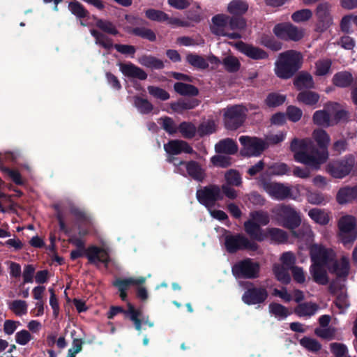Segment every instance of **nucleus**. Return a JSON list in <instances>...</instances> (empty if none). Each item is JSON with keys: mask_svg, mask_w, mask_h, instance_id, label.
<instances>
[{"mask_svg": "<svg viewBox=\"0 0 357 357\" xmlns=\"http://www.w3.org/2000/svg\"><path fill=\"white\" fill-rule=\"evenodd\" d=\"M312 137L321 151L315 150L312 153H306L311 141L309 139H294L291 140V151H296L294 158L296 160L318 169L321 164L326 162L328 158L327 150L331 138L327 132L321 128H317L312 132Z\"/></svg>", "mask_w": 357, "mask_h": 357, "instance_id": "f257e3e1", "label": "nucleus"}, {"mask_svg": "<svg viewBox=\"0 0 357 357\" xmlns=\"http://www.w3.org/2000/svg\"><path fill=\"white\" fill-rule=\"evenodd\" d=\"M248 109L241 105L227 107L223 114L224 126L226 130L234 131L241 128L245 121Z\"/></svg>", "mask_w": 357, "mask_h": 357, "instance_id": "f03ea898", "label": "nucleus"}, {"mask_svg": "<svg viewBox=\"0 0 357 357\" xmlns=\"http://www.w3.org/2000/svg\"><path fill=\"white\" fill-rule=\"evenodd\" d=\"M338 236L344 245L351 246L357 239V223L356 218L349 215L341 217L337 222Z\"/></svg>", "mask_w": 357, "mask_h": 357, "instance_id": "7ed1b4c3", "label": "nucleus"}, {"mask_svg": "<svg viewBox=\"0 0 357 357\" xmlns=\"http://www.w3.org/2000/svg\"><path fill=\"white\" fill-rule=\"evenodd\" d=\"M224 244L225 250L229 254H235L240 250L255 252L259 248L257 243L241 234L226 235Z\"/></svg>", "mask_w": 357, "mask_h": 357, "instance_id": "20e7f679", "label": "nucleus"}, {"mask_svg": "<svg viewBox=\"0 0 357 357\" xmlns=\"http://www.w3.org/2000/svg\"><path fill=\"white\" fill-rule=\"evenodd\" d=\"M301 222L300 215L291 209V238L297 241L300 249H304L312 241V233L310 227L306 225L297 228Z\"/></svg>", "mask_w": 357, "mask_h": 357, "instance_id": "39448f33", "label": "nucleus"}, {"mask_svg": "<svg viewBox=\"0 0 357 357\" xmlns=\"http://www.w3.org/2000/svg\"><path fill=\"white\" fill-rule=\"evenodd\" d=\"M257 185L274 199L284 200L290 197L289 187L284 186L280 183L271 181L266 174H260L257 178Z\"/></svg>", "mask_w": 357, "mask_h": 357, "instance_id": "423d86ee", "label": "nucleus"}, {"mask_svg": "<svg viewBox=\"0 0 357 357\" xmlns=\"http://www.w3.org/2000/svg\"><path fill=\"white\" fill-rule=\"evenodd\" d=\"M260 264L251 258L236 262L231 267L232 275L236 279H255L259 276Z\"/></svg>", "mask_w": 357, "mask_h": 357, "instance_id": "0eeeda50", "label": "nucleus"}, {"mask_svg": "<svg viewBox=\"0 0 357 357\" xmlns=\"http://www.w3.org/2000/svg\"><path fill=\"white\" fill-rule=\"evenodd\" d=\"M86 256L89 263L96 264L98 262L107 265L109 262V256L108 252L103 248L96 245H90L86 250L76 249L70 252V259L73 261Z\"/></svg>", "mask_w": 357, "mask_h": 357, "instance_id": "6e6552de", "label": "nucleus"}, {"mask_svg": "<svg viewBox=\"0 0 357 357\" xmlns=\"http://www.w3.org/2000/svg\"><path fill=\"white\" fill-rule=\"evenodd\" d=\"M333 4L328 1L319 3L314 9V14L317 22L314 31L318 33L326 31L333 24V17L332 15Z\"/></svg>", "mask_w": 357, "mask_h": 357, "instance_id": "1a4fd4ad", "label": "nucleus"}, {"mask_svg": "<svg viewBox=\"0 0 357 357\" xmlns=\"http://www.w3.org/2000/svg\"><path fill=\"white\" fill-rule=\"evenodd\" d=\"M196 197L199 204L206 208H211L218 201L222 200L220 187L215 184H210L196 192Z\"/></svg>", "mask_w": 357, "mask_h": 357, "instance_id": "9d476101", "label": "nucleus"}, {"mask_svg": "<svg viewBox=\"0 0 357 357\" xmlns=\"http://www.w3.org/2000/svg\"><path fill=\"white\" fill-rule=\"evenodd\" d=\"M174 165L177 167L176 172L184 176H188L197 182H203L206 177L205 169L195 160H181L178 164L174 163Z\"/></svg>", "mask_w": 357, "mask_h": 357, "instance_id": "9b49d317", "label": "nucleus"}, {"mask_svg": "<svg viewBox=\"0 0 357 357\" xmlns=\"http://www.w3.org/2000/svg\"><path fill=\"white\" fill-rule=\"evenodd\" d=\"M239 142L243 146L241 153L244 156H259L266 149L265 142L257 137L241 136Z\"/></svg>", "mask_w": 357, "mask_h": 357, "instance_id": "f8f14e48", "label": "nucleus"}, {"mask_svg": "<svg viewBox=\"0 0 357 357\" xmlns=\"http://www.w3.org/2000/svg\"><path fill=\"white\" fill-rule=\"evenodd\" d=\"M310 255L312 264L327 265L335 257L333 251L320 244H313L310 247Z\"/></svg>", "mask_w": 357, "mask_h": 357, "instance_id": "ddd939ff", "label": "nucleus"}, {"mask_svg": "<svg viewBox=\"0 0 357 357\" xmlns=\"http://www.w3.org/2000/svg\"><path fill=\"white\" fill-rule=\"evenodd\" d=\"M354 164L352 158L335 161L327 165L326 170L332 176L342 178L350 173L354 167Z\"/></svg>", "mask_w": 357, "mask_h": 357, "instance_id": "4468645a", "label": "nucleus"}, {"mask_svg": "<svg viewBox=\"0 0 357 357\" xmlns=\"http://www.w3.org/2000/svg\"><path fill=\"white\" fill-rule=\"evenodd\" d=\"M235 47L238 52L253 60L266 59L268 57V54L261 48L241 40L235 43Z\"/></svg>", "mask_w": 357, "mask_h": 357, "instance_id": "2eb2a0df", "label": "nucleus"}, {"mask_svg": "<svg viewBox=\"0 0 357 357\" xmlns=\"http://www.w3.org/2000/svg\"><path fill=\"white\" fill-rule=\"evenodd\" d=\"M268 298V292L263 287L248 289L242 296V301L247 305H256L264 303Z\"/></svg>", "mask_w": 357, "mask_h": 357, "instance_id": "dca6fc26", "label": "nucleus"}, {"mask_svg": "<svg viewBox=\"0 0 357 357\" xmlns=\"http://www.w3.org/2000/svg\"><path fill=\"white\" fill-rule=\"evenodd\" d=\"M164 149L171 155H176L182 153L192 154L195 153L192 146L185 141L181 139H172L164 144Z\"/></svg>", "mask_w": 357, "mask_h": 357, "instance_id": "f3484780", "label": "nucleus"}, {"mask_svg": "<svg viewBox=\"0 0 357 357\" xmlns=\"http://www.w3.org/2000/svg\"><path fill=\"white\" fill-rule=\"evenodd\" d=\"M275 74L283 79L290 78V50L282 52L275 63Z\"/></svg>", "mask_w": 357, "mask_h": 357, "instance_id": "a211bd4d", "label": "nucleus"}, {"mask_svg": "<svg viewBox=\"0 0 357 357\" xmlns=\"http://www.w3.org/2000/svg\"><path fill=\"white\" fill-rule=\"evenodd\" d=\"M119 66L121 72L127 77L145 80L148 77L147 73L142 68L131 62L119 63Z\"/></svg>", "mask_w": 357, "mask_h": 357, "instance_id": "6ab92c4d", "label": "nucleus"}, {"mask_svg": "<svg viewBox=\"0 0 357 357\" xmlns=\"http://www.w3.org/2000/svg\"><path fill=\"white\" fill-rule=\"evenodd\" d=\"M272 213L279 225L290 229V206L278 205L273 208Z\"/></svg>", "mask_w": 357, "mask_h": 357, "instance_id": "aec40b11", "label": "nucleus"}, {"mask_svg": "<svg viewBox=\"0 0 357 357\" xmlns=\"http://www.w3.org/2000/svg\"><path fill=\"white\" fill-rule=\"evenodd\" d=\"M324 107L334 114L333 121L334 125L340 122H347L349 119V113L348 111L342 108L337 102H328L324 105Z\"/></svg>", "mask_w": 357, "mask_h": 357, "instance_id": "412c9836", "label": "nucleus"}, {"mask_svg": "<svg viewBox=\"0 0 357 357\" xmlns=\"http://www.w3.org/2000/svg\"><path fill=\"white\" fill-rule=\"evenodd\" d=\"M68 10L77 19L80 20V24L83 26L86 24L83 20L91 18L89 11L78 1L72 0L68 3Z\"/></svg>", "mask_w": 357, "mask_h": 357, "instance_id": "4be33fe9", "label": "nucleus"}, {"mask_svg": "<svg viewBox=\"0 0 357 357\" xmlns=\"http://www.w3.org/2000/svg\"><path fill=\"white\" fill-rule=\"evenodd\" d=\"M244 230L245 233L250 237L252 240L257 241H263L265 238V234L263 233V230L253 220H248L243 224Z\"/></svg>", "mask_w": 357, "mask_h": 357, "instance_id": "5701e85b", "label": "nucleus"}, {"mask_svg": "<svg viewBox=\"0 0 357 357\" xmlns=\"http://www.w3.org/2000/svg\"><path fill=\"white\" fill-rule=\"evenodd\" d=\"M294 85L298 90L311 89L314 87L312 76L306 71H301L295 76Z\"/></svg>", "mask_w": 357, "mask_h": 357, "instance_id": "b1692460", "label": "nucleus"}, {"mask_svg": "<svg viewBox=\"0 0 357 357\" xmlns=\"http://www.w3.org/2000/svg\"><path fill=\"white\" fill-rule=\"evenodd\" d=\"M349 259L346 256H342L339 261H335L329 271L335 273L337 278H346L349 273Z\"/></svg>", "mask_w": 357, "mask_h": 357, "instance_id": "393cba45", "label": "nucleus"}, {"mask_svg": "<svg viewBox=\"0 0 357 357\" xmlns=\"http://www.w3.org/2000/svg\"><path fill=\"white\" fill-rule=\"evenodd\" d=\"M325 264H312L310 268V273L313 280L321 285H325L328 282V276L325 268Z\"/></svg>", "mask_w": 357, "mask_h": 357, "instance_id": "a878e982", "label": "nucleus"}, {"mask_svg": "<svg viewBox=\"0 0 357 357\" xmlns=\"http://www.w3.org/2000/svg\"><path fill=\"white\" fill-rule=\"evenodd\" d=\"M331 112L324 107V109L316 111L312 116L314 124L324 128H328L334 126L331 116Z\"/></svg>", "mask_w": 357, "mask_h": 357, "instance_id": "bb28decb", "label": "nucleus"}, {"mask_svg": "<svg viewBox=\"0 0 357 357\" xmlns=\"http://www.w3.org/2000/svg\"><path fill=\"white\" fill-rule=\"evenodd\" d=\"M125 30L130 34L146 39L150 42H155L157 38L155 33L152 29L145 26H127L125 28Z\"/></svg>", "mask_w": 357, "mask_h": 357, "instance_id": "cd10ccee", "label": "nucleus"}, {"mask_svg": "<svg viewBox=\"0 0 357 357\" xmlns=\"http://www.w3.org/2000/svg\"><path fill=\"white\" fill-rule=\"evenodd\" d=\"M91 18L96 21V26L101 30L102 32L112 36L119 34V30L112 22L98 18L96 15H91Z\"/></svg>", "mask_w": 357, "mask_h": 357, "instance_id": "c85d7f7f", "label": "nucleus"}, {"mask_svg": "<svg viewBox=\"0 0 357 357\" xmlns=\"http://www.w3.org/2000/svg\"><path fill=\"white\" fill-rule=\"evenodd\" d=\"M215 151L218 153L233 155L238 151V145L233 139L227 138L220 140L215 145Z\"/></svg>", "mask_w": 357, "mask_h": 357, "instance_id": "c756f323", "label": "nucleus"}, {"mask_svg": "<svg viewBox=\"0 0 357 357\" xmlns=\"http://www.w3.org/2000/svg\"><path fill=\"white\" fill-rule=\"evenodd\" d=\"M200 101L197 99L178 100L170 104L171 109L177 113L181 114L185 110L192 109L199 105Z\"/></svg>", "mask_w": 357, "mask_h": 357, "instance_id": "7c9ffc66", "label": "nucleus"}, {"mask_svg": "<svg viewBox=\"0 0 357 357\" xmlns=\"http://www.w3.org/2000/svg\"><path fill=\"white\" fill-rule=\"evenodd\" d=\"M142 66L152 70H162L165 68L163 61L152 55H142L138 59Z\"/></svg>", "mask_w": 357, "mask_h": 357, "instance_id": "2f4dec72", "label": "nucleus"}, {"mask_svg": "<svg viewBox=\"0 0 357 357\" xmlns=\"http://www.w3.org/2000/svg\"><path fill=\"white\" fill-rule=\"evenodd\" d=\"M174 89L177 93L183 96L194 97L199 94V89L197 87L181 82H176L174 84Z\"/></svg>", "mask_w": 357, "mask_h": 357, "instance_id": "473e14b6", "label": "nucleus"}, {"mask_svg": "<svg viewBox=\"0 0 357 357\" xmlns=\"http://www.w3.org/2000/svg\"><path fill=\"white\" fill-rule=\"evenodd\" d=\"M91 35L95 39V43L103 47L107 50H111L114 47L113 40L107 35L96 29L90 30Z\"/></svg>", "mask_w": 357, "mask_h": 357, "instance_id": "72a5a7b5", "label": "nucleus"}, {"mask_svg": "<svg viewBox=\"0 0 357 357\" xmlns=\"http://www.w3.org/2000/svg\"><path fill=\"white\" fill-rule=\"evenodd\" d=\"M249 5L244 0H232L227 6V11L233 15L243 16L248 10Z\"/></svg>", "mask_w": 357, "mask_h": 357, "instance_id": "f704fd0d", "label": "nucleus"}, {"mask_svg": "<svg viewBox=\"0 0 357 357\" xmlns=\"http://www.w3.org/2000/svg\"><path fill=\"white\" fill-rule=\"evenodd\" d=\"M334 85L341 88L348 87L354 81V77L351 73L348 71H342L337 73L333 77Z\"/></svg>", "mask_w": 357, "mask_h": 357, "instance_id": "c9c22d12", "label": "nucleus"}, {"mask_svg": "<svg viewBox=\"0 0 357 357\" xmlns=\"http://www.w3.org/2000/svg\"><path fill=\"white\" fill-rule=\"evenodd\" d=\"M318 309L319 305L316 303L312 302L303 303L298 304L296 307H294V312L300 317L312 316L318 310Z\"/></svg>", "mask_w": 357, "mask_h": 357, "instance_id": "e433bc0d", "label": "nucleus"}, {"mask_svg": "<svg viewBox=\"0 0 357 357\" xmlns=\"http://www.w3.org/2000/svg\"><path fill=\"white\" fill-rule=\"evenodd\" d=\"M185 60L190 66L197 69L206 70L209 66L207 60L204 56L197 54H188Z\"/></svg>", "mask_w": 357, "mask_h": 357, "instance_id": "4c0bfd02", "label": "nucleus"}, {"mask_svg": "<svg viewBox=\"0 0 357 357\" xmlns=\"http://www.w3.org/2000/svg\"><path fill=\"white\" fill-rule=\"evenodd\" d=\"M296 98L298 102L306 105H314L319 102L320 96L314 91L305 90L300 92Z\"/></svg>", "mask_w": 357, "mask_h": 357, "instance_id": "58836bf2", "label": "nucleus"}, {"mask_svg": "<svg viewBox=\"0 0 357 357\" xmlns=\"http://www.w3.org/2000/svg\"><path fill=\"white\" fill-rule=\"evenodd\" d=\"M356 187H345L339 190L336 199L339 204H343L355 199Z\"/></svg>", "mask_w": 357, "mask_h": 357, "instance_id": "ea45409f", "label": "nucleus"}, {"mask_svg": "<svg viewBox=\"0 0 357 357\" xmlns=\"http://www.w3.org/2000/svg\"><path fill=\"white\" fill-rule=\"evenodd\" d=\"M287 97L284 95L277 92L269 93L264 100V104L269 108L278 107L286 101Z\"/></svg>", "mask_w": 357, "mask_h": 357, "instance_id": "a19ab883", "label": "nucleus"}, {"mask_svg": "<svg viewBox=\"0 0 357 357\" xmlns=\"http://www.w3.org/2000/svg\"><path fill=\"white\" fill-rule=\"evenodd\" d=\"M289 167L287 165L282 162H275L268 167L265 172L261 174L267 175L268 178L271 176H282L288 172Z\"/></svg>", "mask_w": 357, "mask_h": 357, "instance_id": "79ce46f5", "label": "nucleus"}, {"mask_svg": "<svg viewBox=\"0 0 357 357\" xmlns=\"http://www.w3.org/2000/svg\"><path fill=\"white\" fill-rule=\"evenodd\" d=\"M222 65L226 71L230 73L238 72L241 68V63L237 57L233 55L225 56L222 61Z\"/></svg>", "mask_w": 357, "mask_h": 357, "instance_id": "37998d69", "label": "nucleus"}, {"mask_svg": "<svg viewBox=\"0 0 357 357\" xmlns=\"http://www.w3.org/2000/svg\"><path fill=\"white\" fill-rule=\"evenodd\" d=\"M267 236L279 243H284L287 240V233L278 228H268L265 234V238Z\"/></svg>", "mask_w": 357, "mask_h": 357, "instance_id": "c03bdc74", "label": "nucleus"}, {"mask_svg": "<svg viewBox=\"0 0 357 357\" xmlns=\"http://www.w3.org/2000/svg\"><path fill=\"white\" fill-rule=\"evenodd\" d=\"M134 105L142 114H148L153 109V105L151 102L139 96L135 97Z\"/></svg>", "mask_w": 357, "mask_h": 357, "instance_id": "a18cd8bd", "label": "nucleus"}, {"mask_svg": "<svg viewBox=\"0 0 357 357\" xmlns=\"http://www.w3.org/2000/svg\"><path fill=\"white\" fill-rule=\"evenodd\" d=\"M273 33L280 39L290 40V22L276 24L273 28Z\"/></svg>", "mask_w": 357, "mask_h": 357, "instance_id": "49530a36", "label": "nucleus"}, {"mask_svg": "<svg viewBox=\"0 0 357 357\" xmlns=\"http://www.w3.org/2000/svg\"><path fill=\"white\" fill-rule=\"evenodd\" d=\"M308 215L314 221L322 225H327L330 220L328 213L320 208L310 210Z\"/></svg>", "mask_w": 357, "mask_h": 357, "instance_id": "de8ad7c7", "label": "nucleus"}, {"mask_svg": "<svg viewBox=\"0 0 357 357\" xmlns=\"http://www.w3.org/2000/svg\"><path fill=\"white\" fill-rule=\"evenodd\" d=\"M146 18L157 22H165L169 19V15L166 13L154 8H149L144 11Z\"/></svg>", "mask_w": 357, "mask_h": 357, "instance_id": "09e8293b", "label": "nucleus"}, {"mask_svg": "<svg viewBox=\"0 0 357 357\" xmlns=\"http://www.w3.org/2000/svg\"><path fill=\"white\" fill-rule=\"evenodd\" d=\"M178 129L182 134L183 137L185 139L193 138L195 136L196 132H197V128L191 122H181L179 124Z\"/></svg>", "mask_w": 357, "mask_h": 357, "instance_id": "8fccbe9b", "label": "nucleus"}, {"mask_svg": "<svg viewBox=\"0 0 357 357\" xmlns=\"http://www.w3.org/2000/svg\"><path fill=\"white\" fill-rule=\"evenodd\" d=\"M332 61L329 59H319L315 63L314 75L317 76H324L327 75L331 70Z\"/></svg>", "mask_w": 357, "mask_h": 357, "instance_id": "3c124183", "label": "nucleus"}, {"mask_svg": "<svg viewBox=\"0 0 357 357\" xmlns=\"http://www.w3.org/2000/svg\"><path fill=\"white\" fill-rule=\"evenodd\" d=\"M313 12L309 8H303L295 11L291 15V19L296 23H305L312 19Z\"/></svg>", "mask_w": 357, "mask_h": 357, "instance_id": "603ef678", "label": "nucleus"}, {"mask_svg": "<svg viewBox=\"0 0 357 357\" xmlns=\"http://www.w3.org/2000/svg\"><path fill=\"white\" fill-rule=\"evenodd\" d=\"M260 43L262 45L273 51H279L282 47V43L275 40L273 36L267 34L261 36Z\"/></svg>", "mask_w": 357, "mask_h": 357, "instance_id": "864d4df0", "label": "nucleus"}, {"mask_svg": "<svg viewBox=\"0 0 357 357\" xmlns=\"http://www.w3.org/2000/svg\"><path fill=\"white\" fill-rule=\"evenodd\" d=\"M250 220H253L257 224H259V226H266L270 222V217L268 212L259 210L254 211L250 213Z\"/></svg>", "mask_w": 357, "mask_h": 357, "instance_id": "5fc2aeb1", "label": "nucleus"}, {"mask_svg": "<svg viewBox=\"0 0 357 357\" xmlns=\"http://www.w3.org/2000/svg\"><path fill=\"white\" fill-rule=\"evenodd\" d=\"M216 130V125L213 120H208L200 123L197 128V134L202 137L211 135Z\"/></svg>", "mask_w": 357, "mask_h": 357, "instance_id": "6e6d98bb", "label": "nucleus"}, {"mask_svg": "<svg viewBox=\"0 0 357 357\" xmlns=\"http://www.w3.org/2000/svg\"><path fill=\"white\" fill-rule=\"evenodd\" d=\"M273 271L276 278L284 283L290 282V275L288 274L287 269L284 266L280 264H274Z\"/></svg>", "mask_w": 357, "mask_h": 357, "instance_id": "4d7b16f0", "label": "nucleus"}, {"mask_svg": "<svg viewBox=\"0 0 357 357\" xmlns=\"http://www.w3.org/2000/svg\"><path fill=\"white\" fill-rule=\"evenodd\" d=\"M226 184L232 186H240L242 183V178L239 172L235 169L227 171L225 175Z\"/></svg>", "mask_w": 357, "mask_h": 357, "instance_id": "13d9d810", "label": "nucleus"}, {"mask_svg": "<svg viewBox=\"0 0 357 357\" xmlns=\"http://www.w3.org/2000/svg\"><path fill=\"white\" fill-rule=\"evenodd\" d=\"M9 309L16 315L22 316L27 312V304L25 301L15 300L10 303Z\"/></svg>", "mask_w": 357, "mask_h": 357, "instance_id": "bf43d9fd", "label": "nucleus"}, {"mask_svg": "<svg viewBox=\"0 0 357 357\" xmlns=\"http://www.w3.org/2000/svg\"><path fill=\"white\" fill-rule=\"evenodd\" d=\"M228 25L231 30H244L246 27V20L242 16L233 15L229 17Z\"/></svg>", "mask_w": 357, "mask_h": 357, "instance_id": "052dcab7", "label": "nucleus"}, {"mask_svg": "<svg viewBox=\"0 0 357 357\" xmlns=\"http://www.w3.org/2000/svg\"><path fill=\"white\" fill-rule=\"evenodd\" d=\"M0 169L3 172L6 173L15 184L19 185H22L24 184L22 176L18 171L11 169L9 167H5L4 165H3V162H1L0 165Z\"/></svg>", "mask_w": 357, "mask_h": 357, "instance_id": "680f3d73", "label": "nucleus"}, {"mask_svg": "<svg viewBox=\"0 0 357 357\" xmlns=\"http://www.w3.org/2000/svg\"><path fill=\"white\" fill-rule=\"evenodd\" d=\"M148 91L153 97L165 101L170 98L169 93L165 89L155 86H149Z\"/></svg>", "mask_w": 357, "mask_h": 357, "instance_id": "e2e57ef3", "label": "nucleus"}, {"mask_svg": "<svg viewBox=\"0 0 357 357\" xmlns=\"http://www.w3.org/2000/svg\"><path fill=\"white\" fill-rule=\"evenodd\" d=\"M270 312L280 319L286 318L288 316V310L281 304L272 303L269 305Z\"/></svg>", "mask_w": 357, "mask_h": 357, "instance_id": "0e129e2a", "label": "nucleus"}, {"mask_svg": "<svg viewBox=\"0 0 357 357\" xmlns=\"http://www.w3.org/2000/svg\"><path fill=\"white\" fill-rule=\"evenodd\" d=\"M301 344L312 352L319 351L321 349V344L315 339L305 337L300 341Z\"/></svg>", "mask_w": 357, "mask_h": 357, "instance_id": "69168bd1", "label": "nucleus"}, {"mask_svg": "<svg viewBox=\"0 0 357 357\" xmlns=\"http://www.w3.org/2000/svg\"><path fill=\"white\" fill-rule=\"evenodd\" d=\"M211 162L215 166L227 168L231 165V158L227 155H217L211 158Z\"/></svg>", "mask_w": 357, "mask_h": 357, "instance_id": "338daca9", "label": "nucleus"}, {"mask_svg": "<svg viewBox=\"0 0 357 357\" xmlns=\"http://www.w3.org/2000/svg\"><path fill=\"white\" fill-rule=\"evenodd\" d=\"M162 121V128L169 134L172 135L177 132V128L174 120L169 117L165 116L160 119Z\"/></svg>", "mask_w": 357, "mask_h": 357, "instance_id": "774afa93", "label": "nucleus"}]
</instances>
